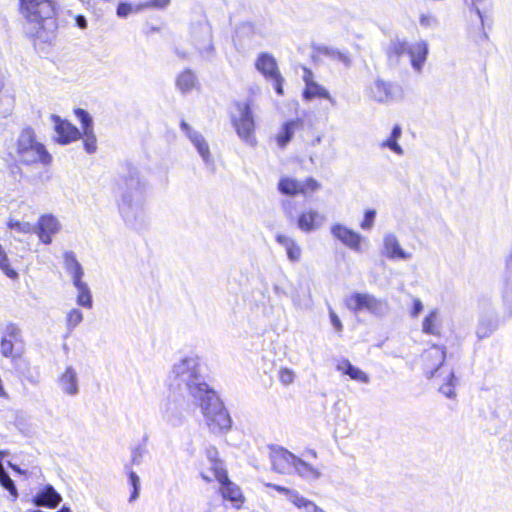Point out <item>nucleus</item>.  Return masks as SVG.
I'll return each instance as SVG.
<instances>
[{
  "label": "nucleus",
  "instance_id": "nucleus-1",
  "mask_svg": "<svg viewBox=\"0 0 512 512\" xmlns=\"http://www.w3.org/2000/svg\"><path fill=\"white\" fill-rule=\"evenodd\" d=\"M147 182L138 171H129L118 184V209L127 225L141 227L146 219Z\"/></svg>",
  "mask_w": 512,
  "mask_h": 512
},
{
  "label": "nucleus",
  "instance_id": "nucleus-2",
  "mask_svg": "<svg viewBox=\"0 0 512 512\" xmlns=\"http://www.w3.org/2000/svg\"><path fill=\"white\" fill-rule=\"evenodd\" d=\"M170 386L180 393H187L195 401L211 389L200 373V359L190 354L176 361L169 374Z\"/></svg>",
  "mask_w": 512,
  "mask_h": 512
},
{
  "label": "nucleus",
  "instance_id": "nucleus-3",
  "mask_svg": "<svg viewBox=\"0 0 512 512\" xmlns=\"http://www.w3.org/2000/svg\"><path fill=\"white\" fill-rule=\"evenodd\" d=\"M21 13L30 25V33L38 38L48 39L45 32H53L56 23L53 19L55 6L53 0H20Z\"/></svg>",
  "mask_w": 512,
  "mask_h": 512
},
{
  "label": "nucleus",
  "instance_id": "nucleus-4",
  "mask_svg": "<svg viewBox=\"0 0 512 512\" xmlns=\"http://www.w3.org/2000/svg\"><path fill=\"white\" fill-rule=\"evenodd\" d=\"M199 402L208 429L214 434H223L230 430L232 420L222 401L211 389L196 400Z\"/></svg>",
  "mask_w": 512,
  "mask_h": 512
},
{
  "label": "nucleus",
  "instance_id": "nucleus-5",
  "mask_svg": "<svg viewBox=\"0 0 512 512\" xmlns=\"http://www.w3.org/2000/svg\"><path fill=\"white\" fill-rule=\"evenodd\" d=\"M16 153L19 160L27 165L42 164L49 165L52 156L44 144L36 139L33 129L25 128L21 131L16 144Z\"/></svg>",
  "mask_w": 512,
  "mask_h": 512
},
{
  "label": "nucleus",
  "instance_id": "nucleus-6",
  "mask_svg": "<svg viewBox=\"0 0 512 512\" xmlns=\"http://www.w3.org/2000/svg\"><path fill=\"white\" fill-rule=\"evenodd\" d=\"M347 308L354 312L368 311L375 316H384L389 305L386 300L379 299L369 293H354L345 299Z\"/></svg>",
  "mask_w": 512,
  "mask_h": 512
},
{
  "label": "nucleus",
  "instance_id": "nucleus-7",
  "mask_svg": "<svg viewBox=\"0 0 512 512\" xmlns=\"http://www.w3.org/2000/svg\"><path fill=\"white\" fill-rule=\"evenodd\" d=\"M236 111L233 114L232 121L238 136L250 145H254V119L248 103H237Z\"/></svg>",
  "mask_w": 512,
  "mask_h": 512
},
{
  "label": "nucleus",
  "instance_id": "nucleus-8",
  "mask_svg": "<svg viewBox=\"0 0 512 512\" xmlns=\"http://www.w3.org/2000/svg\"><path fill=\"white\" fill-rule=\"evenodd\" d=\"M330 233L336 240L356 253H364L369 246V241L363 235L344 224H332Z\"/></svg>",
  "mask_w": 512,
  "mask_h": 512
},
{
  "label": "nucleus",
  "instance_id": "nucleus-9",
  "mask_svg": "<svg viewBox=\"0 0 512 512\" xmlns=\"http://www.w3.org/2000/svg\"><path fill=\"white\" fill-rule=\"evenodd\" d=\"M368 96L375 102L388 104L401 98V90L391 82L376 79L368 87Z\"/></svg>",
  "mask_w": 512,
  "mask_h": 512
},
{
  "label": "nucleus",
  "instance_id": "nucleus-10",
  "mask_svg": "<svg viewBox=\"0 0 512 512\" xmlns=\"http://www.w3.org/2000/svg\"><path fill=\"white\" fill-rule=\"evenodd\" d=\"M319 187V183L313 178L299 181L291 177H283L278 184L280 192L288 196L307 195L315 192Z\"/></svg>",
  "mask_w": 512,
  "mask_h": 512
},
{
  "label": "nucleus",
  "instance_id": "nucleus-11",
  "mask_svg": "<svg viewBox=\"0 0 512 512\" xmlns=\"http://www.w3.org/2000/svg\"><path fill=\"white\" fill-rule=\"evenodd\" d=\"M180 127L182 131L185 133V135L189 138L191 143L194 145V147L197 149L199 155L201 156L202 160L204 161L206 167L214 171L215 164L214 160L212 158L209 145L202 134L199 132L193 130L187 122L184 120L181 121Z\"/></svg>",
  "mask_w": 512,
  "mask_h": 512
},
{
  "label": "nucleus",
  "instance_id": "nucleus-12",
  "mask_svg": "<svg viewBox=\"0 0 512 512\" xmlns=\"http://www.w3.org/2000/svg\"><path fill=\"white\" fill-rule=\"evenodd\" d=\"M296 460V455L281 447L272 449L270 453L272 469L279 474L293 473Z\"/></svg>",
  "mask_w": 512,
  "mask_h": 512
},
{
  "label": "nucleus",
  "instance_id": "nucleus-13",
  "mask_svg": "<svg viewBox=\"0 0 512 512\" xmlns=\"http://www.w3.org/2000/svg\"><path fill=\"white\" fill-rule=\"evenodd\" d=\"M51 121L55 131V141L61 145H67L81 138V132L70 122L61 119L57 115H51Z\"/></svg>",
  "mask_w": 512,
  "mask_h": 512
},
{
  "label": "nucleus",
  "instance_id": "nucleus-14",
  "mask_svg": "<svg viewBox=\"0 0 512 512\" xmlns=\"http://www.w3.org/2000/svg\"><path fill=\"white\" fill-rule=\"evenodd\" d=\"M34 227V233L37 234L39 240L47 245L52 242L53 236L61 230V223L54 215L45 214L38 219Z\"/></svg>",
  "mask_w": 512,
  "mask_h": 512
},
{
  "label": "nucleus",
  "instance_id": "nucleus-15",
  "mask_svg": "<svg viewBox=\"0 0 512 512\" xmlns=\"http://www.w3.org/2000/svg\"><path fill=\"white\" fill-rule=\"evenodd\" d=\"M445 350L443 347L434 345L427 349L422 355V360L424 364V370L428 377L430 378H439L437 374L439 368L442 366L445 360Z\"/></svg>",
  "mask_w": 512,
  "mask_h": 512
},
{
  "label": "nucleus",
  "instance_id": "nucleus-16",
  "mask_svg": "<svg viewBox=\"0 0 512 512\" xmlns=\"http://www.w3.org/2000/svg\"><path fill=\"white\" fill-rule=\"evenodd\" d=\"M75 115L82 125L83 145L87 153L92 154L97 150V139L93 129L92 118L83 109H76Z\"/></svg>",
  "mask_w": 512,
  "mask_h": 512
},
{
  "label": "nucleus",
  "instance_id": "nucleus-17",
  "mask_svg": "<svg viewBox=\"0 0 512 512\" xmlns=\"http://www.w3.org/2000/svg\"><path fill=\"white\" fill-rule=\"evenodd\" d=\"M381 253L390 260L405 261L412 258V254L402 248L398 237L391 232L383 236Z\"/></svg>",
  "mask_w": 512,
  "mask_h": 512
},
{
  "label": "nucleus",
  "instance_id": "nucleus-18",
  "mask_svg": "<svg viewBox=\"0 0 512 512\" xmlns=\"http://www.w3.org/2000/svg\"><path fill=\"white\" fill-rule=\"evenodd\" d=\"M326 222V216L316 209L303 210L297 218V227L304 233L319 230Z\"/></svg>",
  "mask_w": 512,
  "mask_h": 512
},
{
  "label": "nucleus",
  "instance_id": "nucleus-19",
  "mask_svg": "<svg viewBox=\"0 0 512 512\" xmlns=\"http://www.w3.org/2000/svg\"><path fill=\"white\" fill-rule=\"evenodd\" d=\"M501 318L493 311H483L476 327V335L479 339L488 338L499 327Z\"/></svg>",
  "mask_w": 512,
  "mask_h": 512
},
{
  "label": "nucleus",
  "instance_id": "nucleus-20",
  "mask_svg": "<svg viewBox=\"0 0 512 512\" xmlns=\"http://www.w3.org/2000/svg\"><path fill=\"white\" fill-rule=\"evenodd\" d=\"M429 53V46L425 40H418L408 48L410 63L416 73H421Z\"/></svg>",
  "mask_w": 512,
  "mask_h": 512
},
{
  "label": "nucleus",
  "instance_id": "nucleus-21",
  "mask_svg": "<svg viewBox=\"0 0 512 512\" xmlns=\"http://www.w3.org/2000/svg\"><path fill=\"white\" fill-rule=\"evenodd\" d=\"M21 338L20 329L13 323L5 326L0 341V352L6 358L14 357V343Z\"/></svg>",
  "mask_w": 512,
  "mask_h": 512
},
{
  "label": "nucleus",
  "instance_id": "nucleus-22",
  "mask_svg": "<svg viewBox=\"0 0 512 512\" xmlns=\"http://www.w3.org/2000/svg\"><path fill=\"white\" fill-rule=\"evenodd\" d=\"M303 80L305 82V90L303 96L305 99L310 100L315 97L328 99L333 105L335 100L330 96L329 92L313 80V74L310 70L305 69Z\"/></svg>",
  "mask_w": 512,
  "mask_h": 512
},
{
  "label": "nucleus",
  "instance_id": "nucleus-23",
  "mask_svg": "<svg viewBox=\"0 0 512 512\" xmlns=\"http://www.w3.org/2000/svg\"><path fill=\"white\" fill-rule=\"evenodd\" d=\"M336 370L343 375H347L351 380L358 383H370V376L365 371L354 366L348 359H340L336 364Z\"/></svg>",
  "mask_w": 512,
  "mask_h": 512
},
{
  "label": "nucleus",
  "instance_id": "nucleus-24",
  "mask_svg": "<svg viewBox=\"0 0 512 512\" xmlns=\"http://www.w3.org/2000/svg\"><path fill=\"white\" fill-rule=\"evenodd\" d=\"M255 67L267 80L280 74L276 59L269 53H261L256 59Z\"/></svg>",
  "mask_w": 512,
  "mask_h": 512
},
{
  "label": "nucleus",
  "instance_id": "nucleus-25",
  "mask_svg": "<svg viewBox=\"0 0 512 512\" xmlns=\"http://www.w3.org/2000/svg\"><path fill=\"white\" fill-rule=\"evenodd\" d=\"M302 126L303 121L301 119H292L285 122L276 136L278 146L284 148Z\"/></svg>",
  "mask_w": 512,
  "mask_h": 512
},
{
  "label": "nucleus",
  "instance_id": "nucleus-26",
  "mask_svg": "<svg viewBox=\"0 0 512 512\" xmlns=\"http://www.w3.org/2000/svg\"><path fill=\"white\" fill-rule=\"evenodd\" d=\"M59 385L61 390L67 395L74 396L78 393V375L72 366H67L65 371L61 374Z\"/></svg>",
  "mask_w": 512,
  "mask_h": 512
},
{
  "label": "nucleus",
  "instance_id": "nucleus-27",
  "mask_svg": "<svg viewBox=\"0 0 512 512\" xmlns=\"http://www.w3.org/2000/svg\"><path fill=\"white\" fill-rule=\"evenodd\" d=\"M275 240L285 249L290 262L295 263L300 261L302 256V248L295 239L284 234H277Z\"/></svg>",
  "mask_w": 512,
  "mask_h": 512
},
{
  "label": "nucleus",
  "instance_id": "nucleus-28",
  "mask_svg": "<svg viewBox=\"0 0 512 512\" xmlns=\"http://www.w3.org/2000/svg\"><path fill=\"white\" fill-rule=\"evenodd\" d=\"M61 501V495L51 485H47L34 497V503L37 506H44L49 508L57 507Z\"/></svg>",
  "mask_w": 512,
  "mask_h": 512
},
{
  "label": "nucleus",
  "instance_id": "nucleus-29",
  "mask_svg": "<svg viewBox=\"0 0 512 512\" xmlns=\"http://www.w3.org/2000/svg\"><path fill=\"white\" fill-rule=\"evenodd\" d=\"M293 473L307 481H316L322 476L320 467L313 466L299 457H297Z\"/></svg>",
  "mask_w": 512,
  "mask_h": 512
},
{
  "label": "nucleus",
  "instance_id": "nucleus-30",
  "mask_svg": "<svg viewBox=\"0 0 512 512\" xmlns=\"http://www.w3.org/2000/svg\"><path fill=\"white\" fill-rule=\"evenodd\" d=\"M63 265L66 272L71 276L73 283H76L77 280H82L84 270L74 252L66 251L63 253Z\"/></svg>",
  "mask_w": 512,
  "mask_h": 512
},
{
  "label": "nucleus",
  "instance_id": "nucleus-31",
  "mask_svg": "<svg viewBox=\"0 0 512 512\" xmlns=\"http://www.w3.org/2000/svg\"><path fill=\"white\" fill-rule=\"evenodd\" d=\"M220 484V491L223 498L230 501L233 507L240 508L244 501L241 489L236 484L230 482L228 478L225 482H221Z\"/></svg>",
  "mask_w": 512,
  "mask_h": 512
},
{
  "label": "nucleus",
  "instance_id": "nucleus-32",
  "mask_svg": "<svg viewBox=\"0 0 512 512\" xmlns=\"http://www.w3.org/2000/svg\"><path fill=\"white\" fill-rule=\"evenodd\" d=\"M319 55L325 56L331 61L341 63L346 67H349L352 63L351 56L347 51L339 50L334 47L321 45L317 47Z\"/></svg>",
  "mask_w": 512,
  "mask_h": 512
},
{
  "label": "nucleus",
  "instance_id": "nucleus-33",
  "mask_svg": "<svg viewBox=\"0 0 512 512\" xmlns=\"http://www.w3.org/2000/svg\"><path fill=\"white\" fill-rule=\"evenodd\" d=\"M409 44L401 39H392L387 48L386 54L388 57V61L391 65H398L400 62V57L408 53Z\"/></svg>",
  "mask_w": 512,
  "mask_h": 512
},
{
  "label": "nucleus",
  "instance_id": "nucleus-34",
  "mask_svg": "<svg viewBox=\"0 0 512 512\" xmlns=\"http://www.w3.org/2000/svg\"><path fill=\"white\" fill-rule=\"evenodd\" d=\"M441 330L440 313L437 308L429 310L422 321V332L428 335H439Z\"/></svg>",
  "mask_w": 512,
  "mask_h": 512
},
{
  "label": "nucleus",
  "instance_id": "nucleus-35",
  "mask_svg": "<svg viewBox=\"0 0 512 512\" xmlns=\"http://www.w3.org/2000/svg\"><path fill=\"white\" fill-rule=\"evenodd\" d=\"M210 461V470L209 471H202L201 477L206 482H211L213 480H217L219 483L225 482L227 480L226 472L223 468V465L221 461L213 458L212 456L209 457Z\"/></svg>",
  "mask_w": 512,
  "mask_h": 512
},
{
  "label": "nucleus",
  "instance_id": "nucleus-36",
  "mask_svg": "<svg viewBox=\"0 0 512 512\" xmlns=\"http://www.w3.org/2000/svg\"><path fill=\"white\" fill-rule=\"evenodd\" d=\"M401 135V127L399 125H395L390 135L379 143V147L382 149H390L395 154L402 156L404 154V150L398 143V140L400 139Z\"/></svg>",
  "mask_w": 512,
  "mask_h": 512
},
{
  "label": "nucleus",
  "instance_id": "nucleus-37",
  "mask_svg": "<svg viewBox=\"0 0 512 512\" xmlns=\"http://www.w3.org/2000/svg\"><path fill=\"white\" fill-rule=\"evenodd\" d=\"M196 84L197 78L189 69L180 72L176 77V87L182 94L190 93Z\"/></svg>",
  "mask_w": 512,
  "mask_h": 512
},
{
  "label": "nucleus",
  "instance_id": "nucleus-38",
  "mask_svg": "<svg viewBox=\"0 0 512 512\" xmlns=\"http://www.w3.org/2000/svg\"><path fill=\"white\" fill-rule=\"evenodd\" d=\"M267 486L272 487L276 491L285 494L288 500L300 510L305 511V504L312 502L311 500L300 495L299 492L296 490H292L275 484H268Z\"/></svg>",
  "mask_w": 512,
  "mask_h": 512
},
{
  "label": "nucleus",
  "instance_id": "nucleus-39",
  "mask_svg": "<svg viewBox=\"0 0 512 512\" xmlns=\"http://www.w3.org/2000/svg\"><path fill=\"white\" fill-rule=\"evenodd\" d=\"M77 289V304L90 309L92 307V297L88 285L83 280H77L73 283Z\"/></svg>",
  "mask_w": 512,
  "mask_h": 512
},
{
  "label": "nucleus",
  "instance_id": "nucleus-40",
  "mask_svg": "<svg viewBox=\"0 0 512 512\" xmlns=\"http://www.w3.org/2000/svg\"><path fill=\"white\" fill-rule=\"evenodd\" d=\"M456 378L452 370H448L439 384V391L448 398H455Z\"/></svg>",
  "mask_w": 512,
  "mask_h": 512
},
{
  "label": "nucleus",
  "instance_id": "nucleus-41",
  "mask_svg": "<svg viewBox=\"0 0 512 512\" xmlns=\"http://www.w3.org/2000/svg\"><path fill=\"white\" fill-rule=\"evenodd\" d=\"M472 7L475 9L477 16L479 17L481 24L484 25L485 18L492 11L493 3L492 0H471Z\"/></svg>",
  "mask_w": 512,
  "mask_h": 512
},
{
  "label": "nucleus",
  "instance_id": "nucleus-42",
  "mask_svg": "<svg viewBox=\"0 0 512 512\" xmlns=\"http://www.w3.org/2000/svg\"><path fill=\"white\" fill-rule=\"evenodd\" d=\"M164 416L166 420L176 426L182 423L184 415L181 411H178L174 402H168L164 410Z\"/></svg>",
  "mask_w": 512,
  "mask_h": 512
},
{
  "label": "nucleus",
  "instance_id": "nucleus-43",
  "mask_svg": "<svg viewBox=\"0 0 512 512\" xmlns=\"http://www.w3.org/2000/svg\"><path fill=\"white\" fill-rule=\"evenodd\" d=\"M7 226L9 229L20 233V234H30L34 232V225L30 224L27 221H19L13 218H10L7 222Z\"/></svg>",
  "mask_w": 512,
  "mask_h": 512
},
{
  "label": "nucleus",
  "instance_id": "nucleus-44",
  "mask_svg": "<svg viewBox=\"0 0 512 512\" xmlns=\"http://www.w3.org/2000/svg\"><path fill=\"white\" fill-rule=\"evenodd\" d=\"M501 320L507 321L512 318V296L505 294L502 296L500 312L497 314Z\"/></svg>",
  "mask_w": 512,
  "mask_h": 512
},
{
  "label": "nucleus",
  "instance_id": "nucleus-45",
  "mask_svg": "<svg viewBox=\"0 0 512 512\" xmlns=\"http://www.w3.org/2000/svg\"><path fill=\"white\" fill-rule=\"evenodd\" d=\"M83 321V313L76 308L69 310L66 313V327L68 331H72Z\"/></svg>",
  "mask_w": 512,
  "mask_h": 512
},
{
  "label": "nucleus",
  "instance_id": "nucleus-46",
  "mask_svg": "<svg viewBox=\"0 0 512 512\" xmlns=\"http://www.w3.org/2000/svg\"><path fill=\"white\" fill-rule=\"evenodd\" d=\"M171 0H146L138 3V10H163L170 5Z\"/></svg>",
  "mask_w": 512,
  "mask_h": 512
},
{
  "label": "nucleus",
  "instance_id": "nucleus-47",
  "mask_svg": "<svg viewBox=\"0 0 512 512\" xmlns=\"http://www.w3.org/2000/svg\"><path fill=\"white\" fill-rule=\"evenodd\" d=\"M0 269L10 279L18 278V273L13 268H11L9 261H8L7 254L3 250L1 245H0Z\"/></svg>",
  "mask_w": 512,
  "mask_h": 512
},
{
  "label": "nucleus",
  "instance_id": "nucleus-48",
  "mask_svg": "<svg viewBox=\"0 0 512 512\" xmlns=\"http://www.w3.org/2000/svg\"><path fill=\"white\" fill-rule=\"evenodd\" d=\"M142 11L143 10H138V4L133 5L131 3L122 2L119 3L116 14L120 18H126L132 13H140Z\"/></svg>",
  "mask_w": 512,
  "mask_h": 512
},
{
  "label": "nucleus",
  "instance_id": "nucleus-49",
  "mask_svg": "<svg viewBox=\"0 0 512 512\" xmlns=\"http://www.w3.org/2000/svg\"><path fill=\"white\" fill-rule=\"evenodd\" d=\"M129 483L133 488V491L130 495L129 502L132 503L136 501L139 497L140 492V477L134 471H130L128 473Z\"/></svg>",
  "mask_w": 512,
  "mask_h": 512
},
{
  "label": "nucleus",
  "instance_id": "nucleus-50",
  "mask_svg": "<svg viewBox=\"0 0 512 512\" xmlns=\"http://www.w3.org/2000/svg\"><path fill=\"white\" fill-rule=\"evenodd\" d=\"M375 219H376V210L374 209H367L364 212V217L362 222L360 223V228L366 231L371 230L375 225Z\"/></svg>",
  "mask_w": 512,
  "mask_h": 512
},
{
  "label": "nucleus",
  "instance_id": "nucleus-51",
  "mask_svg": "<svg viewBox=\"0 0 512 512\" xmlns=\"http://www.w3.org/2000/svg\"><path fill=\"white\" fill-rule=\"evenodd\" d=\"M296 377L295 372L287 367H283L278 371V379L283 385H290L294 382Z\"/></svg>",
  "mask_w": 512,
  "mask_h": 512
},
{
  "label": "nucleus",
  "instance_id": "nucleus-52",
  "mask_svg": "<svg viewBox=\"0 0 512 512\" xmlns=\"http://www.w3.org/2000/svg\"><path fill=\"white\" fill-rule=\"evenodd\" d=\"M424 305L423 302L419 298H413V305L410 310V316L412 318H417L420 313L423 311Z\"/></svg>",
  "mask_w": 512,
  "mask_h": 512
},
{
  "label": "nucleus",
  "instance_id": "nucleus-53",
  "mask_svg": "<svg viewBox=\"0 0 512 512\" xmlns=\"http://www.w3.org/2000/svg\"><path fill=\"white\" fill-rule=\"evenodd\" d=\"M268 80L272 82L277 94L283 95V78L281 74H278L277 77H273Z\"/></svg>",
  "mask_w": 512,
  "mask_h": 512
},
{
  "label": "nucleus",
  "instance_id": "nucleus-54",
  "mask_svg": "<svg viewBox=\"0 0 512 512\" xmlns=\"http://www.w3.org/2000/svg\"><path fill=\"white\" fill-rule=\"evenodd\" d=\"M436 18L430 14H423L420 16V24L424 27H433L436 25Z\"/></svg>",
  "mask_w": 512,
  "mask_h": 512
},
{
  "label": "nucleus",
  "instance_id": "nucleus-55",
  "mask_svg": "<svg viewBox=\"0 0 512 512\" xmlns=\"http://www.w3.org/2000/svg\"><path fill=\"white\" fill-rule=\"evenodd\" d=\"M329 316H330L331 323H332L333 327L335 328V330L337 332H341L343 329L342 322L339 319V317L337 316V314L332 309L329 310Z\"/></svg>",
  "mask_w": 512,
  "mask_h": 512
},
{
  "label": "nucleus",
  "instance_id": "nucleus-56",
  "mask_svg": "<svg viewBox=\"0 0 512 512\" xmlns=\"http://www.w3.org/2000/svg\"><path fill=\"white\" fill-rule=\"evenodd\" d=\"M143 452L140 449H137L132 454V463L135 465H140L142 462Z\"/></svg>",
  "mask_w": 512,
  "mask_h": 512
},
{
  "label": "nucleus",
  "instance_id": "nucleus-57",
  "mask_svg": "<svg viewBox=\"0 0 512 512\" xmlns=\"http://www.w3.org/2000/svg\"><path fill=\"white\" fill-rule=\"evenodd\" d=\"M75 20H76V24H77V26L79 28L86 29L87 21H86V18L84 16L78 15Z\"/></svg>",
  "mask_w": 512,
  "mask_h": 512
},
{
  "label": "nucleus",
  "instance_id": "nucleus-58",
  "mask_svg": "<svg viewBox=\"0 0 512 512\" xmlns=\"http://www.w3.org/2000/svg\"><path fill=\"white\" fill-rule=\"evenodd\" d=\"M304 455L306 458H317V452L313 449L307 450Z\"/></svg>",
  "mask_w": 512,
  "mask_h": 512
},
{
  "label": "nucleus",
  "instance_id": "nucleus-59",
  "mask_svg": "<svg viewBox=\"0 0 512 512\" xmlns=\"http://www.w3.org/2000/svg\"><path fill=\"white\" fill-rule=\"evenodd\" d=\"M321 140H322L321 136H317V137L313 140L312 145H313V146H316V145L320 144V143H321Z\"/></svg>",
  "mask_w": 512,
  "mask_h": 512
},
{
  "label": "nucleus",
  "instance_id": "nucleus-60",
  "mask_svg": "<svg viewBox=\"0 0 512 512\" xmlns=\"http://www.w3.org/2000/svg\"><path fill=\"white\" fill-rule=\"evenodd\" d=\"M200 28H201V30H203L207 35L209 34V29H208V27H207V25H206V24L201 23V24H200Z\"/></svg>",
  "mask_w": 512,
  "mask_h": 512
},
{
  "label": "nucleus",
  "instance_id": "nucleus-61",
  "mask_svg": "<svg viewBox=\"0 0 512 512\" xmlns=\"http://www.w3.org/2000/svg\"><path fill=\"white\" fill-rule=\"evenodd\" d=\"M58 512H71L69 508L67 507H63L61 510H59Z\"/></svg>",
  "mask_w": 512,
  "mask_h": 512
},
{
  "label": "nucleus",
  "instance_id": "nucleus-62",
  "mask_svg": "<svg viewBox=\"0 0 512 512\" xmlns=\"http://www.w3.org/2000/svg\"><path fill=\"white\" fill-rule=\"evenodd\" d=\"M208 50H209V52H212V51H213V46H212V44L210 43V41H208Z\"/></svg>",
  "mask_w": 512,
  "mask_h": 512
},
{
  "label": "nucleus",
  "instance_id": "nucleus-63",
  "mask_svg": "<svg viewBox=\"0 0 512 512\" xmlns=\"http://www.w3.org/2000/svg\"><path fill=\"white\" fill-rule=\"evenodd\" d=\"M10 466L12 467V469L19 471L15 466H13L11 464H10Z\"/></svg>",
  "mask_w": 512,
  "mask_h": 512
}]
</instances>
